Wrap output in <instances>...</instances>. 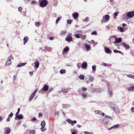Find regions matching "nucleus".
Masks as SVG:
<instances>
[{
	"mask_svg": "<svg viewBox=\"0 0 134 134\" xmlns=\"http://www.w3.org/2000/svg\"><path fill=\"white\" fill-rule=\"evenodd\" d=\"M119 29V30L121 32H123L124 31V29L122 27H120L119 28H118V29Z\"/></svg>",
	"mask_w": 134,
	"mask_h": 134,
	"instance_id": "a19ab883",
	"label": "nucleus"
},
{
	"mask_svg": "<svg viewBox=\"0 0 134 134\" xmlns=\"http://www.w3.org/2000/svg\"><path fill=\"white\" fill-rule=\"evenodd\" d=\"M87 66V63L86 62H83L82 65V67L83 68H85Z\"/></svg>",
	"mask_w": 134,
	"mask_h": 134,
	"instance_id": "aec40b11",
	"label": "nucleus"
},
{
	"mask_svg": "<svg viewBox=\"0 0 134 134\" xmlns=\"http://www.w3.org/2000/svg\"><path fill=\"white\" fill-rule=\"evenodd\" d=\"M85 77L83 75H81L79 76V78L81 80H83L84 79Z\"/></svg>",
	"mask_w": 134,
	"mask_h": 134,
	"instance_id": "473e14b6",
	"label": "nucleus"
},
{
	"mask_svg": "<svg viewBox=\"0 0 134 134\" xmlns=\"http://www.w3.org/2000/svg\"><path fill=\"white\" fill-rule=\"evenodd\" d=\"M53 89V88L52 87L50 88L48 90L49 92H50L52 91Z\"/></svg>",
	"mask_w": 134,
	"mask_h": 134,
	"instance_id": "6e6d98bb",
	"label": "nucleus"
},
{
	"mask_svg": "<svg viewBox=\"0 0 134 134\" xmlns=\"http://www.w3.org/2000/svg\"><path fill=\"white\" fill-rule=\"evenodd\" d=\"M49 39L50 40H53L54 39V38L53 37H50L49 38Z\"/></svg>",
	"mask_w": 134,
	"mask_h": 134,
	"instance_id": "338daca9",
	"label": "nucleus"
},
{
	"mask_svg": "<svg viewBox=\"0 0 134 134\" xmlns=\"http://www.w3.org/2000/svg\"><path fill=\"white\" fill-rule=\"evenodd\" d=\"M65 40L69 42L72 41V37L71 36V34L69 33L68 34V35L65 38Z\"/></svg>",
	"mask_w": 134,
	"mask_h": 134,
	"instance_id": "f03ea898",
	"label": "nucleus"
},
{
	"mask_svg": "<svg viewBox=\"0 0 134 134\" xmlns=\"http://www.w3.org/2000/svg\"><path fill=\"white\" fill-rule=\"evenodd\" d=\"M96 66H92V68L93 70L95 71L96 69Z\"/></svg>",
	"mask_w": 134,
	"mask_h": 134,
	"instance_id": "09e8293b",
	"label": "nucleus"
},
{
	"mask_svg": "<svg viewBox=\"0 0 134 134\" xmlns=\"http://www.w3.org/2000/svg\"><path fill=\"white\" fill-rule=\"evenodd\" d=\"M95 113L96 114L100 115L102 113V111L100 110H96L95 111Z\"/></svg>",
	"mask_w": 134,
	"mask_h": 134,
	"instance_id": "bb28decb",
	"label": "nucleus"
},
{
	"mask_svg": "<svg viewBox=\"0 0 134 134\" xmlns=\"http://www.w3.org/2000/svg\"><path fill=\"white\" fill-rule=\"evenodd\" d=\"M40 25V22H35V25L37 26H39Z\"/></svg>",
	"mask_w": 134,
	"mask_h": 134,
	"instance_id": "58836bf2",
	"label": "nucleus"
},
{
	"mask_svg": "<svg viewBox=\"0 0 134 134\" xmlns=\"http://www.w3.org/2000/svg\"><path fill=\"white\" fill-rule=\"evenodd\" d=\"M119 124H117L116 125H115L114 126H112L109 128L108 129V130H110L112 129H116L118 128L119 127Z\"/></svg>",
	"mask_w": 134,
	"mask_h": 134,
	"instance_id": "9d476101",
	"label": "nucleus"
},
{
	"mask_svg": "<svg viewBox=\"0 0 134 134\" xmlns=\"http://www.w3.org/2000/svg\"><path fill=\"white\" fill-rule=\"evenodd\" d=\"M62 18V17L61 16L59 17L56 20V24H58V21L60 20V19Z\"/></svg>",
	"mask_w": 134,
	"mask_h": 134,
	"instance_id": "f704fd0d",
	"label": "nucleus"
},
{
	"mask_svg": "<svg viewBox=\"0 0 134 134\" xmlns=\"http://www.w3.org/2000/svg\"><path fill=\"white\" fill-rule=\"evenodd\" d=\"M89 20V18L88 17H87L84 20V21L87 22Z\"/></svg>",
	"mask_w": 134,
	"mask_h": 134,
	"instance_id": "4c0bfd02",
	"label": "nucleus"
},
{
	"mask_svg": "<svg viewBox=\"0 0 134 134\" xmlns=\"http://www.w3.org/2000/svg\"><path fill=\"white\" fill-rule=\"evenodd\" d=\"M36 68H38L39 66V63L37 60H36L34 63Z\"/></svg>",
	"mask_w": 134,
	"mask_h": 134,
	"instance_id": "6ab92c4d",
	"label": "nucleus"
},
{
	"mask_svg": "<svg viewBox=\"0 0 134 134\" xmlns=\"http://www.w3.org/2000/svg\"><path fill=\"white\" fill-rule=\"evenodd\" d=\"M67 121L69 124H71L72 126H73L74 124H75L77 122V121L76 120L72 121L69 119H67Z\"/></svg>",
	"mask_w": 134,
	"mask_h": 134,
	"instance_id": "423d86ee",
	"label": "nucleus"
},
{
	"mask_svg": "<svg viewBox=\"0 0 134 134\" xmlns=\"http://www.w3.org/2000/svg\"><path fill=\"white\" fill-rule=\"evenodd\" d=\"M34 97H30V98L29 99V102H31L33 99Z\"/></svg>",
	"mask_w": 134,
	"mask_h": 134,
	"instance_id": "3c124183",
	"label": "nucleus"
},
{
	"mask_svg": "<svg viewBox=\"0 0 134 134\" xmlns=\"http://www.w3.org/2000/svg\"><path fill=\"white\" fill-rule=\"evenodd\" d=\"M36 119L35 117H34L32 118L31 119V120L32 121H36Z\"/></svg>",
	"mask_w": 134,
	"mask_h": 134,
	"instance_id": "4d7b16f0",
	"label": "nucleus"
},
{
	"mask_svg": "<svg viewBox=\"0 0 134 134\" xmlns=\"http://www.w3.org/2000/svg\"><path fill=\"white\" fill-rule=\"evenodd\" d=\"M113 109L115 112L119 113V109L117 106L116 105Z\"/></svg>",
	"mask_w": 134,
	"mask_h": 134,
	"instance_id": "f3484780",
	"label": "nucleus"
},
{
	"mask_svg": "<svg viewBox=\"0 0 134 134\" xmlns=\"http://www.w3.org/2000/svg\"><path fill=\"white\" fill-rule=\"evenodd\" d=\"M72 16L75 20L76 19L78 18V14L77 12H75L73 14Z\"/></svg>",
	"mask_w": 134,
	"mask_h": 134,
	"instance_id": "ddd939ff",
	"label": "nucleus"
},
{
	"mask_svg": "<svg viewBox=\"0 0 134 134\" xmlns=\"http://www.w3.org/2000/svg\"><path fill=\"white\" fill-rule=\"evenodd\" d=\"M105 118H103L100 119V122L102 123H104V120H105Z\"/></svg>",
	"mask_w": 134,
	"mask_h": 134,
	"instance_id": "ea45409f",
	"label": "nucleus"
},
{
	"mask_svg": "<svg viewBox=\"0 0 134 134\" xmlns=\"http://www.w3.org/2000/svg\"><path fill=\"white\" fill-rule=\"evenodd\" d=\"M84 45L87 51H89L90 50V47L89 45L86 44H85Z\"/></svg>",
	"mask_w": 134,
	"mask_h": 134,
	"instance_id": "4be33fe9",
	"label": "nucleus"
},
{
	"mask_svg": "<svg viewBox=\"0 0 134 134\" xmlns=\"http://www.w3.org/2000/svg\"><path fill=\"white\" fill-rule=\"evenodd\" d=\"M109 16L108 15H106L103 16V19L105 20L106 22H107L109 20Z\"/></svg>",
	"mask_w": 134,
	"mask_h": 134,
	"instance_id": "1a4fd4ad",
	"label": "nucleus"
},
{
	"mask_svg": "<svg viewBox=\"0 0 134 134\" xmlns=\"http://www.w3.org/2000/svg\"><path fill=\"white\" fill-rule=\"evenodd\" d=\"M66 33V32L65 31H63L61 32V34H65Z\"/></svg>",
	"mask_w": 134,
	"mask_h": 134,
	"instance_id": "e2e57ef3",
	"label": "nucleus"
},
{
	"mask_svg": "<svg viewBox=\"0 0 134 134\" xmlns=\"http://www.w3.org/2000/svg\"><path fill=\"white\" fill-rule=\"evenodd\" d=\"M29 40V38L27 36L24 37L23 39L24 41V44L25 45L26 43Z\"/></svg>",
	"mask_w": 134,
	"mask_h": 134,
	"instance_id": "4468645a",
	"label": "nucleus"
},
{
	"mask_svg": "<svg viewBox=\"0 0 134 134\" xmlns=\"http://www.w3.org/2000/svg\"><path fill=\"white\" fill-rule=\"evenodd\" d=\"M5 134H9L11 131V129L9 127H7L5 128Z\"/></svg>",
	"mask_w": 134,
	"mask_h": 134,
	"instance_id": "6e6552de",
	"label": "nucleus"
},
{
	"mask_svg": "<svg viewBox=\"0 0 134 134\" xmlns=\"http://www.w3.org/2000/svg\"><path fill=\"white\" fill-rule=\"evenodd\" d=\"M77 38H79L80 36L78 34H76L74 35Z\"/></svg>",
	"mask_w": 134,
	"mask_h": 134,
	"instance_id": "a18cd8bd",
	"label": "nucleus"
},
{
	"mask_svg": "<svg viewBox=\"0 0 134 134\" xmlns=\"http://www.w3.org/2000/svg\"><path fill=\"white\" fill-rule=\"evenodd\" d=\"M41 125L42 126L41 128V131L42 132L46 130V129H44L45 126V122L44 121H42L41 122Z\"/></svg>",
	"mask_w": 134,
	"mask_h": 134,
	"instance_id": "7ed1b4c3",
	"label": "nucleus"
},
{
	"mask_svg": "<svg viewBox=\"0 0 134 134\" xmlns=\"http://www.w3.org/2000/svg\"><path fill=\"white\" fill-rule=\"evenodd\" d=\"M70 106L69 105L67 104H63V108H65L66 109H68L69 108Z\"/></svg>",
	"mask_w": 134,
	"mask_h": 134,
	"instance_id": "5701e85b",
	"label": "nucleus"
},
{
	"mask_svg": "<svg viewBox=\"0 0 134 134\" xmlns=\"http://www.w3.org/2000/svg\"><path fill=\"white\" fill-rule=\"evenodd\" d=\"M37 91V89H36L34 91V92L32 93H33L35 95V94Z\"/></svg>",
	"mask_w": 134,
	"mask_h": 134,
	"instance_id": "8fccbe9b",
	"label": "nucleus"
},
{
	"mask_svg": "<svg viewBox=\"0 0 134 134\" xmlns=\"http://www.w3.org/2000/svg\"><path fill=\"white\" fill-rule=\"evenodd\" d=\"M48 4V2L46 0H42L40 3V6L43 7L46 6Z\"/></svg>",
	"mask_w": 134,
	"mask_h": 134,
	"instance_id": "f257e3e1",
	"label": "nucleus"
},
{
	"mask_svg": "<svg viewBox=\"0 0 134 134\" xmlns=\"http://www.w3.org/2000/svg\"><path fill=\"white\" fill-rule=\"evenodd\" d=\"M114 15L115 16H117L118 14V12H115L114 13Z\"/></svg>",
	"mask_w": 134,
	"mask_h": 134,
	"instance_id": "864d4df0",
	"label": "nucleus"
},
{
	"mask_svg": "<svg viewBox=\"0 0 134 134\" xmlns=\"http://www.w3.org/2000/svg\"><path fill=\"white\" fill-rule=\"evenodd\" d=\"M127 90L128 91H133L134 90V86H132L130 87L127 88Z\"/></svg>",
	"mask_w": 134,
	"mask_h": 134,
	"instance_id": "b1692460",
	"label": "nucleus"
},
{
	"mask_svg": "<svg viewBox=\"0 0 134 134\" xmlns=\"http://www.w3.org/2000/svg\"><path fill=\"white\" fill-rule=\"evenodd\" d=\"M103 66H108V65L107 64L105 63H103L102 64Z\"/></svg>",
	"mask_w": 134,
	"mask_h": 134,
	"instance_id": "680f3d73",
	"label": "nucleus"
},
{
	"mask_svg": "<svg viewBox=\"0 0 134 134\" xmlns=\"http://www.w3.org/2000/svg\"><path fill=\"white\" fill-rule=\"evenodd\" d=\"M26 64V63H21L17 65V67H20L24 66Z\"/></svg>",
	"mask_w": 134,
	"mask_h": 134,
	"instance_id": "a211bd4d",
	"label": "nucleus"
},
{
	"mask_svg": "<svg viewBox=\"0 0 134 134\" xmlns=\"http://www.w3.org/2000/svg\"><path fill=\"white\" fill-rule=\"evenodd\" d=\"M122 44L124 46V47L126 49H129L130 48L129 46L125 43H122Z\"/></svg>",
	"mask_w": 134,
	"mask_h": 134,
	"instance_id": "2eb2a0df",
	"label": "nucleus"
},
{
	"mask_svg": "<svg viewBox=\"0 0 134 134\" xmlns=\"http://www.w3.org/2000/svg\"><path fill=\"white\" fill-rule=\"evenodd\" d=\"M72 21L71 20H68L67 21V23L68 24H70L71 23Z\"/></svg>",
	"mask_w": 134,
	"mask_h": 134,
	"instance_id": "603ef678",
	"label": "nucleus"
},
{
	"mask_svg": "<svg viewBox=\"0 0 134 134\" xmlns=\"http://www.w3.org/2000/svg\"><path fill=\"white\" fill-rule=\"evenodd\" d=\"M131 110L132 112H134V107H132L131 109Z\"/></svg>",
	"mask_w": 134,
	"mask_h": 134,
	"instance_id": "69168bd1",
	"label": "nucleus"
},
{
	"mask_svg": "<svg viewBox=\"0 0 134 134\" xmlns=\"http://www.w3.org/2000/svg\"><path fill=\"white\" fill-rule=\"evenodd\" d=\"M66 70L65 69H61L60 71V73L61 74H63L66 73Z\"/></svg>",
	"mask_w": 134,
	"mask_h": 134,
	"instance_id": "cd10ccee",
	"label": "nucleus"
},
{
	"mask_svg": "<svg viewBox=\"0 0 134 134\" xmlns=\"http://www.w3.org/2000/svg\"><path fill=\"white\" fill-rule=\"evenodd\" d=\"M127 76L130 78L133 79L134 75L131 74H128L127 75Z\"/></svg>",
	"mask_w": 134,
	"mask_h": 134,
	"instance_id": "2f4dec72",
	"label": "nucleus"
},
{
	"mask_svg": "<svg viewBox=\"0 0 134 134\" xmlns=\"http://www.w3.org/2000/svg\"><path fill=\"white\" fill-rule=\"evenodd\" d=\"M81 92H82V90H81V89H79L78 90V92H79V93H80V94H81L82 93Z\"/></svg>",
	"mask_w": 134,
	"mask_h": 134,
	"instance_id": "13d9d810",
	"label": "nucleus"
},
{
	"mask_svg": "<svg viewBox=\"0 0 134 134\" xmlns=\"http://www.w3.org/2000/svg\"><path fill=\"white\" fill-rule=\"evenodd\" d=\"M105 117L106 118L110 119L111 120H112L113 119V118L112 117L108 115H105Z\"/></svg>",
	"mask_w": 134,
	"mask_h": 134,
	"instance_id": "e433bc0d",
	"label": "nucleus"
},
{
	"mask_svg": "<svg viewBox=\"0 0 134 134\" xmlns=\"http://www.w3.org/2000/svg\"><path fill=\"white\" fill-rule=\"evenodd\" d=\"M18 119H22L23 118V116L22 114H20L19 115H18Z\"/></svg>",
	"mask_w": 134,
	"mask_h": 134,
	"instance_id": "c85d7f7f",
	"label": "nucleus"
},
{
	"mask_svg": "<svg viewBox=\"0 0 134 134\" xmlns=\"http://www.w3.org/2000/svg\"><path fill=\"white\" fill-rule=\"evenodd\" d=\"M113 51H114V52L115 53H120L122 54H123V53H122L120 51L117 50H114Z\"/></svg>",
	"mask_w": 134,
	"mask_h": 134,
	"instance_id": "7c9ffc66",
	"label": "nucleus"
},
{
	"mask_svg": "<svg viewBox=\"0 0 134 134\" xmlns=\"http://www.w3.org/2000/svg\"><path fill=\"white\" fill-rule=\"evenodd\" d=\"M62 91L64 93H67L68 92V88H63L62 90Z\"/></svg>",
	"mask_w": 134,
	"mask_h": 134,
	"instance_id": "c756f323",
	"label": "nucleus"
},
{
	"mask_svg": "<svg viewBox=\"0 0 134 134\" xmlns=\"http://www.w3.org/2000/svg\"><path fill=\"white\" fill-rule=\"evenodd\" d=\"M82 89L83 91H86L87 90V88H84V87H82Z\"/></svg>",
	"mask_w": 134,
	"mask_h": 134,
	"instance_id": "0e129e2a",
	"label": "nucleus"
},
{
	"mask_svg": "<svg viewBox=\"0 0 134 134\" xmlns=\"http://www.w3.org/2000/svg\"><path fill=\"white\" fill-rule=\"evenodd\" d=\"M84 133L85 134H93V132H90L88 131H84Z\"/></svg>",
	"mask_w": 134,
	"mask_h": 134,
	"instance_id": "c9c22d12",
	"label": "nucleus"
},
{
	"mask_svg": "<svg viewBox=\"0 0 134 134\" xmlns=\"http://www.w3.org/2000/svg\"><path fill=\"white\" fill-rule=\"evenodd\" d=\"M81 95L82 97L83 98H86L87 97V95L86 94L82 93Z\"/></svg>",
	"mask_w": 134,
	"mask_h": 134,
	"instance_id": "72a5a7b5",
	"label": "nucleus"
},
{
	"mask_svg": "<svg viewBox=\"0 0 134 134\" xmlns=\"http://www.w3.org/2000/svg\"><path fill=\"white\" fill-rule=\"evenodd\" d=\"M42 113H39V114H38V116L39 117H42Z\"/></svg>",
	"mask_w": 134,
	"mask_h": 134,
	"instance_id": "bf43d9fd",
	"label": "nucleus"
},
{
	"mask_svg": "<svg viewBox=\"0 0 134 134\" xmlns=\"http://www.w3.org/2000/svg\"><path fill=\"white\" fill-rule=\"evenodd\" d=\"M30 133L29 134H34L35 133V131L34 130L32 129L29 131Z\"/></svg>",
	"mask_w": 134,
	"mask_h": 134,
	"instance_id": "393cba45",
	"label": "nucleus"
},
{
	"mask_svg": "<svg viewBox=\"0 0 134 134\" xmlns=\"http://www.w3.org/2000/svg\"><path fill=\"white\" fill-rule=\"evenodd\" d=\"M91 34L93 35H96L97 34V32L96 31H94L91 33Z\"/></svg>",
	"mask_w": 134,
	"mask_h": 134,
	"instance_id": "37998d69",
	"label": "nucleus"
},
{
	"mask_svg": "<svg viewBox=\"0 0 134 134\" xmlns=\"http://www.w3.org/2000/svg\"><path fill=\"white\" fill-rule=\"evenodd\" d=\"M13 115V113H11L8 116V118H10L12 117Z\"/></svg>",
	"mask_w": 134,
	"mask_h": 134,
	"instance_id": "c03bdc74",
	"label": "nucleus"
},
{
	"mask_svg": "<svg viewBox=\"0 0 134 134\" xmlns=\"http://www.w3.org/2000/svg\"><path fill=\"white\" fill-rule=\"evenodd\" d=\"M49 88L48 86L47 85H45L43 88L40 90V92H41L46 91L48 90Z\"/></svg>",
	"mask_w": 134,
	"mask_h": 134,
	"instance_id": "39448f33",
	"label": "nucleus"
},
{
	"mask_svg": "<svg viewBox=\"0 0 134 134\" xmlns=\"http://www.w3.org/2000/svg\"><path fill=\"white\" fill-rule=\"evenodd\" d=\"M109 107L112 109H113L116 106L113 103H109Z\"/></svg>",
	"mask_w": 134,
	"mask_h": 134,
	"instance_id": "dca6fc26",
	"label": "nucleus"
},
{
	"mask_svg": "<svg viewBox=\"0 0 134 134\" xmlns=\"http://www.w3.org/2000/svg\"><path fill=\"white\" fill-rule=\"evenodd\" d=\"M122 41V39L121 38H116L115 41L113 43L114 44L116 43H120Z\"/></svg>",
	"mask_w": 134,
	"mask_h": 134,
	"instance_id": "f8f14e48",
	"label": "nucleus"
},
{
	"mask_svg": "<svg viewBox=\"0 0 134 134\" xmlns=\"http://www.w3.org/2000/svg\"><path fill=\"white\" fill-rule=\"evenodd\" d=\"M36 3V1H32L31 2V4H35Z\"/></svg>",
	"mask_w": 134,
	"mask_h": 134,
	"instance_id": "5fc2aeb1",
	"label": "nucleus"
},
{
	"mask_svg": "<svg viewBox=\"0 0 134 134\" xmlns=\"http://www.w3.org/2000/svg\"><path fill=\"white\" fill-rule=\"evenodd\" d=\"M89 78L90 79V81L91 82L93 81L94 80V77L92 76L91 75L89 76Z\"/></svg>",
	"mask_w": 134,
	"mask_h": 134,
	"instance_id": "a878e982",
	"label": "nucleus"
},
{
	"mask_svg": "<svg viewBox=\"0 0 134 134\" xmlns=\"http://www.w3.org/2000/svg\"><path fill=\"white\" fill-rule=\"evenodd\" d=\"M11 56L10 57H9L8 58L7 60L5 63L6 65L8 66L11 64L12 63L11 60Z\"/></svg>",
	"mask_w": 134,
	"mask_h": 134,
	"instance_id": "0eeeda50",
	"label": "nucleus"
},
{
	"mask_svg": "<svg viewBox=\"0 0 134 134\" xmlns=\"http://www.w3.org/2000/svg\"><path fill=\"white\" fill-rule=\"evenodd\" d=\"M46 48L47 51L49 52H50L52 50V48H50L46 47Z\"/></svg>",
	"mask_w": 134,
	"mask_h": 134,
	"instance_id": "49530a36",
	"label": "nucleus"
},
{
	"mask_svg": "<svg viewBox=\"0 0 134 134\" xmlns=\"http://www.w3.org/2000/svg\"><path fill=\"white\" fill-rule=\"evenodd\" d=\"M104 48L105 51L106 53L108 54H109L111 53V51L108 48L106 47H105Z\"/></svg>",
	"mask_w": 134,
	"mask_h": 134,
	"instance_id": "9b49d317",
	"label": "nucleus"
},
{
	"mask_svg": "<svg viewBox=\"0 0 134 134\" xmlns=\"http://www.w3.org/2000/svg\"><path fill=\"white\" fill-rule=\"evenodd\" d=\"M18 10L20 12L22 10V7H19L18 8Z\"/></svg>",
	"mask_w": 134,
	"mask_h": 134,
	"instance_id": "052dcab7",
	"label": "nucleus"
},
{
	"mask_svg": "<svg viewBox=\"0 0 134 134\" xmlns=\"http://www.w3.org/2000/svg\"><path fill=\"white\" fill-rule=\"evenodd\" d=\"M69 48L67 47L66 46L65 48H64L63 50V52H64L66 53L67 52L69 51Z\"/></svg>",
	"mask_w": 134,
	"mask_h": 134,
	"instance_id": "412c9836",
	"label": "nucleus"
},
{
	"mask_svg": "<svg viewBox=\"0 0 134 134\" xmlns=\"http://www.w3.org/2000/svg\"><path fill=\"white\" fill-rule=\"evenodd\" d=\"M59 112L57 111L55 112V114L56 115H59Z\"/></svg>",
	"mask_w": 134,
	"mask_h": 134,
	"instance_id": "774afa93",
	"label": "nucleus"
},
{
	"mask_svg": "<svg viewBox=\"0 0 134 134\" xmlns=\"http://www.w3.org/2000/svg\"><path fill=\"white\" fill-rule=\"evenodd\" d=\"M127 16L130 18H132L134 16V10L128 12L127 14Z\"/></svg>",
	"mask_w": 134,
	"mask_h": 134,
	"instance_id": "20e7f679",
	"label": "nucleus"
},
{
	"mask_svg": "<svg viewBox=\"0 0 134 134\" xmlns=\"http://www.w3.org/2000/svg\"><path fill=\"white\" fill-rule=\"evenodd\" d=\"M20 108H18V109L17 111L16 112V115H19V113L20 112Z\"/></svg>",
	"mask_w": 134,
	"mask_h": 134,
	"instance_id": "de8ad7c7",
	"label": "nucleus"
},
{
	"mask_svg": "<svg viewBox=\"0 0 134 134\" xmlns=\"http://www.w3.org/2000/svg\"><path fill=\"white\" fill-rule=\"evenodd\" d=\"M108 91L109 92V94L111 96H112V91H110L109 89L108 88Z\"/></svg>",
	"mask_w": 134,
	"mask_h": 134,
	"instance_id": "79ce46f5",
	"label": "nucleus"
}]
</instances>
